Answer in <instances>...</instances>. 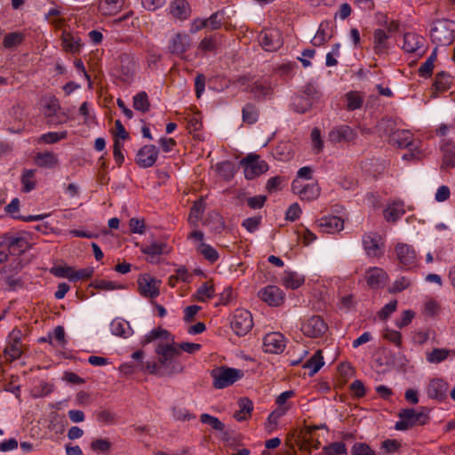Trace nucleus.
<instances>
[{"label": "nucleus", "instance_id": "f704fd0d", "mask_svg": "<svg viewBox=\"0 0 455 455\" xmlns=\"http://www.w3.org/2000/svg\"><path fill=\"white\" fill-rule=\"evenodd\" d=\"M124 0H100L99 10L103 15H115L123 7Z\"/></svg>", "mask_w": 455, "mask_h": 455}, {"label": "nucleus", "instance_id": "5fc2aeb1", "mask_svg": "<svg viewBox=\"0 0 455 455\" xmlns=\"http://www.w3.org/2000/svg\"><path fill=\"white\" fill-rule=\"evenodd\" d=\"M67 137H68L67 131H63L60 132H49L47 133L43 134L39 140H40V141H43L46 144H53L61 140L66 139Z\"/></svg>", "mask_w": 455, "mask_h": 455}, {"label": "nucleus", "instance_id": "72a5a7b5", "mask_svg": "<svg viewBox=\"0 0 455 455\" xmlns=\"http://www.w3.org/2000/svg\"><path fill=\"white\" fill-rule=\"evenodd\" d=\"M282 282L286 288L294 290L304 283L305 277L294 271H285L282 277Z\"/></svg>", "mask_w": 455, "mask_h": 455}, {"label": "nucleus", "instance_id": "338daca9", "mask_svg": "<svg viewBox=\"0 0 455 455\" xmlns=\"http://www.w3.org/2000/svg\"><path fill=\"white\" fill-rule=\"evenodd\" d=\"M349 387L355 397L361 398L365 395L366 389L362 380H354Z\"/></svg>", "mask_w": 455, "mask_h": 455}, {"label": "nucleus", "instance_id": "e2e57ef3", "mask_svg": "<svg viewBox=\"0 0 455 455\" xmlns=\"http://www.w3.org/2000/svg\"><path fill=\"white\" fill-rule=\"evenodd\" d=\"M440 311L438 302L433 299H427L424 304V314L428 316H435Z\"/></svg>", "mask_w": 455, "mask_h": 455}, {"label": "nucleus", "instance_id": "7ed1b4c3", "mask_svg": "<svg viewBox=\"0 0 455 455\" xmlns=\"http://www.w3.org/2000/svg\"><path fill=\"white\" fill-rule=\"evenodd\" d=\"M211 377L213 379L212 386L217 389H222L241 379L243 372L238 369L220 366L211 371Z\"/></svg>", "mask_w": 455, "mask_h": 455}, {"label": "nucleus", "instance_id": "aec40b11", "mask_svg": "<svg viewBox=\"0 0 455 455\" xmlns=\"http://www.w3.org/2000/svg\"><path fill=\"white\" fill-rule=\"evenodd\" d=\"M20 336V331L12 330L8 337V344L5 347L4 352L5 356L8 357V359L11 361H14L20 358L22 354Z\"/></svg>", "mask_w": 455, "mask_h": 455}, {"label": "nucleus", "instance_id": "09e8293b", "mask_svg": "<svg viewBox=\"0 0 455 455\" xmlns=\"http://www.w3.org/2000/svg\"><path fill=\"white\" fill-rule=\"evenodd\" d=\"M323 452L325 455H345L347 454V447L342 442H335L324 446Z\"/></svg>", "mask_w": 455, "mask_h": 455}, {"label": "nucleus", "instance_id": "de8ad7c7", "mask_svg": "<svg viewBox=\"0 0 455 455\" xmlns=\"http://www.w3.org/2000/svg\"><path fill=\"white\" fill-rule=\"evenodd\" d=\"M196 249L197 251L201 253L205 259L212 263H214L219 259L220 255L218 251L210 244L200 243Z\"/></svg>", "mask_w": 455, "mask_h": 455}, {"label": "nucleus", "instance_id": "f3484780", "mask_svg": "<svg viewBox=\"0 0 455 455\" xmlns=\"http://www.w3.org/2000/svg\"><path fill=\"white\" fill-rule=\"evenodd\" d=\"M364 279L370 288L379 289L387 284L388 275L383 268L372 267L366 270Z\"/></svg>", "mask_w": 455, "mask_h": 455}, {"label": "nucleus", "instance_id": "a211bd4d", "mask_svg": "<svg viewBox=\"0 0 455 455\" xmlns=\"http://www.w3.org/2000/svg\"><path fill=\"white\" fill-rule=\"evenodd\" d=\"M158 153L159 151L155 145H146L138 151L136 163L141 168H149L156 162Z\"/></svg>", "mask_w": 455, "mask_h": 455}, {"label": "nucleus", "instance_id": "b1692460", "mask_svg": "<svg viewBox=\"0 0 455 455\" xmlns=\"http://www.w3.org/2000/svg\"><path fill=\"white\" fill-rule=\"evenodd\" d=\"M292 190L297 193L302 200L307 201L315 200L320 195V188L316 183L306 184L302 186L298 184L297 181H293Z\"/></svg>", "mask_w": 455, "mask_h": 455}, {"label": "nucleus", "instance_id": "0eeeda50", "mask_svg": "<svg viewBox=\"0 0 455 455\" xmlns=\"http://www.w3.org/2000/svg\"><path fill=\"white\" fill-rule=\"evenodd\" d=\"M240 164L243 168L244 176L247 180H253L268 170L267 164L260 160L259 156L255 154H249L241 160Z\"/></svg>", "mask_w": 455, "mask_h": 455}, {"label": "nucleus", "instance_id": "680f3d73", "mask_svg": "<svg viewBox=\"0 0 455 455\" xmlns=\"http://www.w3.org/2000/svg\"><path fill=\"white\" fill-rule=\"evenodd\" d=\"M340 44L339 43L332 45L331 51L326 54L325 64L327 67H333L338 64L337 57L339 56Z\"/></svg>", "mask_w": 455, "mask_h": 455}, {"label": "nucleus", "instance_id": "412c9836", "mask_svg": "<svg viewBox=\"0 0 455 455\" xmlns=\"http://www.w3.org/2000/svg\"><path fill=\"white\" fill-rule=\"evenodd\" d=\"M449 385L442 379H434L427 386V395L430 399L443 402L447 398Z\"/></svg>", "mask_w": 455, "mask_h": 455}, {"label": "nucleus", "instance_id": "a18cd8bd", "mask_svg": "<svg viewBox=\"0 0 455 455\" xmlns=\"http://www.w3.org/2000/svg\"><path fill=\"white\" fill-rule=\"evenodd\" d=\"M243 121L249 124H255L259 118V109L255 105L247 103L242 110Z\"/></svg>", "mask_w": 455, "mask_h": 455}, {"label": "nucleus", "instance_id": "6ab92c4d", "mask_svg": "<svg viewBox=\"0 0 455 455\" xmlns=\"http://www.w3.org/2000/svg\"><path fill=\"white\" fill-rule=\"evenodd\" d=\"M395 253L398 261L405 268H411L416 266L417 257L412 246L406 243H398L395 246Z\"/></svg>", "mask_w": 455, "mask_h": 455}, {"label": "nucleus", "instance_id": "0e129e2a", "mask_svg": "<svg viewBox=\"0 0 455 455\" xmlns=\"http://www.w3.org/2000/svg\"><path fill=\"white\" fill-rule=\"evenodd\" d=\"M172 415L175 419L182 421L190 420L196 418V416L190 413L188 410L179 407L172 408Z\"/></svg>", "mask_w": 455, "mask_h": 455}, {"label": "nucleus", "instance_id": "423d86ee", "mask_svg": "<svg viewBox=\"0 0 455 455\" xmlns=\"http://www.w3.org/2000/svg\"><path fill=\"white\" fill-rule=\"evenodd\" d=\"M362 243L365 254L370 258H380L385 252V242L382 236L377 232L363 234Z\"/></svg>", "mask_w": 455, "mask_h": 455}, {"label": "nucleus", "instance_id": "20e7f679", "mask_svg": "<svg viewBox=\"0 0 455 455\" xmlns=\"http://www.w3.org/2000/svg\"><path fill=\"white\" fill-rule=\"evenodd\" d=\"M398 416L400 420L395 423L396 430H407L414 426H423L429 420L427 411L418 412L414 409H403Z\"/></svg>", "mask_w": 455, "mask_h": 455}, {"label": "nucleus", "instance_id": "f03ea898", "mask_svg": "<svg viewBox=\"0 0 455 455\" xmlns=\"http://www.w3.org/2000/svg\"><path fill=\"white\" fill-rule=\"evenodd\" d=\"M430 37L436 45H450L455 39V22L447 19L437 20L431 28Z\"/></svg>", "mask_w": 455, "mask_h": 455}, {"label": "nucleus", "instance_id": "79ce46f5", "mask_svg": "<svg viewBox=\"0 0 455 455\" xmlns=\"http://www.w3.org/2000/svg\"><path fill=\"white\" fill-rule=\"evenodd\" d=\"M442 151L443 154V168H451L455 166V144L453 143H445L442 147Z\"/></svg>", "mask_w": 455, "mask_h": 455}, {"label": "nucleus", "instance_id": "4be33fe9", "mask_svg": "<svg viewBox=\"0 0 455 455\" xmlns=\"http://www.w3.org/2000/svg\"><path fill=\"white\" fill-rule=\"evenodd\" d=\"M356 137V131L346 124L336 126L329 132V140L334 143L350 142Z\"/></svg>", "mask_w": 455, "mask_h": 455}, {"label": "nucleus", "instance_id": "c85d7f7f", "mask_svg": "<svg viewBox=\"0 0 455 455\" xmlns=\"http://www.w3.org/2000/svg\"><path fill=\"white\" fill-rule=\"evenodd\" d=\"M332 37L331 23L328 20L322 21L318 30L312 39L314 46H321Z\"/></svg>", "mask_w": 455, "mask_h": 455}, {"label": "nucleus", "instance_id": "393cba45", "mask_svg": "<svg viewBox=\"0 0 455 455\" xmlns=\"http://www.w3.org/2000/svg\"><path fill=\"white\" fill-rule=\"evenodd\" d=\"M389 35L384 29L377 28L373 32V51L380 56L387 53L389 50Z\"/></svg>", "mask_w": 455, "mask_h": 455}, {"label": "nucleus", "instance_id": "4d7b16f0", "mask_svg": "<svg viewBox=\"0 0 455 455\" xmlns=\"http://www.w3.org/2000/svg\"><path fill=\"white\" fill-rule=\"evenodd\" d=\"M35 172L33 170H25L21 176V182L24 186L25 192H30L36 187L35 182L32 180Z\"/></svg>", "mask_w": 455, "mask_h": 455}, {"label": "nucleus", "instance_id": "58836bf2", "mask_svg": "<svg viewBox=\"0 0 455 455\" xmlns=\"http://www.w3.org/2000/svg\"><path fill=\"white\" fill-rule=\"evenodd\" d=\"M35 162L39 167L53 168L58 164V158L52 152L37 153Z\"/></svg>", "mask_w": 455, "mask_h": 455}, {"label": "nucleus", "instance_id": "cd10ccee", "mask_svg": "<svg viewBox=\"0 0 455 455\" xmlns=\"http://www.w3.org/2000/svg\"><path fill=\"white\" fill-rule=\"evenodd\" d=\"M61 46L68 52H79L82 46L81 39L72 33L64 30L61 34Z\"/></svg>", "mask_w": 455, "mask_h": 455}, {"label": "nucleus", "instance_id": "9d476101", "mask_svg": "<svg viewBox=\"0 0 455 455\" xmlns=\"http://www.w3.org/2000/svg\"><path fill=\"white\" fill-rule=\"evenodd\" d=\"M0 246H6L11 254L19 255L28 250V242L24 236L5 233L0 235Z\"/></svg>", "mask_w": 455, "mask_h": 455}, {"label": "nucleus", "instance_id": "603ef678", "mask_svg": "<svg viewBox=\"0 0 455 455\" xmlns=\"http://www.w3.org/2000/svg\"><path fill=\"white\" fill-rule=\"evenodd\" d=\"M91 286L102 291H113L116 289H122L123 286L113 281H108L104 279H95L92 282Z\"/></svg>", "mask_w": 455, "mask_h": 455}, {"label": "nucleus", "instance_id": "473e14b6", "mask_svg": "<svg viewBox=\"0 0 455 455\" xmlns=\"http://www.w3.org/2000/svg\"><path fill=\"white\" fill-rule=\"evenodd\" d=\"M404 204L402 201H395L390 204L384 211V218L387 221L395 222L404 215Z\"/></svg>", "mask_w": 455, "mask_h": 455}, {"label": "nucleus", "instance_id": "69168bd1", "mask_svg": "<svg viewBox=\"0 0 455 455\" xmlns=\"http://www.w3.org/2000/svg\"><path fill=\"white\" fill-rule=\"evenodd\" d=\"M260 222L261 217H251L245 219L243 221L242 226L250 233H253L259 228Z\"/></svg>", "mask_w": 455, "mask_h": 455}, {"label": "nucleus", "instance_id": "c756f323", "mask_svg": "<svg viewBox=\"0 0 455 455\" xmlns=\"http://www.w3.org/2000/svg\"><path fill=\"white\" fill-rule=\"evenodd\" d=\"M110 331L113 335L122 337L124 339L129 338L133 333L129 322L122 318H116L111 322Z\"/></svg>", "mask_w": 455, "mask_h": 455}, {"label": "nucleus", "instance_id": "5701e85b", "mask_svg": "<svg viewBox=\"0 0 455 455\" xmlns=\"http://www.w3.org/2000/svg\"><path fill=\"white\" fill-rule=\"evenodd\" d=\"M320 231L328 234H334L344 228V221L338 216H323L316 220Z\"/></svg>", "mask_w": 455, "mask_h": 455}, {"label": "nucleus", "instance_id": "4468645a", "mask_svg": "<svg viewBox=\"0 0 455 455\" xmlns=\"http://www.w3.org/2000/svg\"><path fill=\"white\" fill-rule=\"evenodd\" d=\"M259 40L262 48L267 52L277 51L283 45L282 36L277 29L263 30Z\"/></svg>", "mask_w": 455, "mask_h": 455}, {"label": "nucleus", "instance_id": "13d9d810", "mask_svg": "<svg viewBox=\"0 0 455 455\" xmlns=\"http://www.w3.org/2000/svg\"><path fill=\"white\" fill-rule=\"evenodd\" d=\"M352 455H376L375 451L364 443H355L351 449Z\"/></svg>", "mask_w": 455, "mask_h": 455}, {"label": "nucleus", "instance_id": "4c0bfd02", "mask_svg": "<svg viewBox=\"0 0 455 455\" xmlns=\"http://www.w3.org/2000/svg\"><path fill=\"white\" fill-rule=\"evenodd\" d=\"M121 78L124 82H130L135 73V63L128 56H121Z\"/></svg>", "mask_w": 455, "mask_h": 455}, {"label": "nucleus", "instance_id": "7c9ffc66", "mask_svg": "<svg viewBox=\"0 0 455 455\" xmlns=\"http://www.w3.org/2000/svg\"><path fill=\"white\" fill-rule=\"evenodd\" d=\"M237 403L239 410L234 413V419L239 422L247 420L253 411L252 401L248 397H241Z\"/></svg>", "mask_w": 455, "mask_h": 455}, {"label": "nucleus", "instance_id": "2eb2a0df", "mask_svg": "<svg viewBox=\"0 0 455 455\" xmlns=\"http://www.w3.org/2000/svg\"><path fill=\"white\" fill-rule=\"evenodd\" d=\"M191 46V38L186 33H177L169 40L168 51L180 58Z\"/></svg>", "mask_w": 455, "mask_h": 455}, {"label": "nucleus", "instance_id": "774afa93", "mask_svg": "<svg viewBox=\"0 0 455 455\" xmlns=\"http://www.w3.org/2000/svg\"><path fill=\"white\" fill-rule=\"evenodd\" d=\"M111 447V443L107 439H97L91 444V448L94 451L107 452Z\"/></svg>", "mask_w": 455, "mask_h": 455}, {"label": "nucleus", "instance_id": "6e6552de", "mask_svg": "<svg viewBox=\"0 0 455 455\" xmlns=\"http://www.w3.org/2000/svg\"><path fill=\"white\" fill-rule=\"evenodd\" d=\"M230 325L237 336H244L253 326L251 314L245 309H236L232 316Z\"/></svg>", "mask_w": 455, "mask_h": 455}, {"label": "nucleus", "instance_id": "dca6fc26", "mask_svg": "<svg viewBox=\"0 0 455 455\" xmlns=\"http://www.w3.org/2000/svg\"><path fill=\"white\" fill-rule=\"evenodd\" d=\"M285 347V338L280 332L268 333L263 339V349L266 353L280 354Z\"/></svg>", "mask_w": 455, "mask_h": 455}, {"label": "nucleus", "instance_id": "a19ab883", "mask_svg": "<svg viewBox=\"0 0 455 455\" xmlns=\"http://www.w3.org/2000/svg\"><path fill=\"white\" fill-rule=\"evenodd\" d=\"M347 102V109L354 111L362 108L364 99L359 92L351 91L345 95Z\"/></svg>", "mask_w": 455, "mask_h": 455}, {"label": "nucleus", "instance_id": "6e6d98bb", "mask_svg": "<svg viewBox=\"0 0 455 455\" xmlns=\"http://www.w3.org/2000/svg\"><path fill=\"white\" fill-rule=\"evenodd\" d=\"M169 335L170 334H169L168 331H166V330H164V329H161V328L153 329L149 333H148L144 337V339H143L142 343L144 345L145 344H148V343H150L153 340H156L157 339H167Z\"/></svg>", "mask_w": 455, "mask_h": 455}, {"label": "nucleus", "instance_id": "8fccbe9b", "mask_svg": "<svg viewBox=\"0 0 455 455\" xmlns=\"http://www.w3.org/2000/svg\"><path fill=\"white\" fill-rule=\"evenodd\" d=\"M449 353L450 351L444 348H435L427 354V360L430 363H439L447 358Z\"/></svg>", "mask_w": 455, "mask_h": 455}, {"label": "nucleus", "instance_id": "c9c22d12", "mask_svg": "<svg viewBox=\"0 0 455 455\" xmlns=\"http://www.w3.org/2000/svg\"><path fill=\"white\" fill-rule=\"evenodd\" d=\"M171 13L180 20H186L190 14L189 4L186 0H175L171 4Z\"/></svg>", "mask_w": 455, "mask_h": 455}, {"label": "nucleus", "instance_id": "49530a36", "mask_svg": "<svg viewBox=\"0 0 455 455\" xmlns=\"http://www.w3.org/2000/svg\"><path fill=\"white\" fill-rule=\"evenodd\" d=\"M150 103L146 92H140L133 96V108L142 113L149 110Z\"/></svg>", "mask_w": 455, "mask_h": 455}, {"label": "nucleus", "instance_id": "bb28decb", "mask_svg": "<svg viewBox=\"0 0 455 455\" xmlns=\"http://www.w3.org/2000/svg\"><path fill=\"white\" fill-rule=\"evenodd\" d=\"M140 251L150 258L149 261H153L156 257L169 253L170 248L165 243L153 241L148 244L141 245Z\"/></svg>", "mask_w": 455, "mask_h": 455}, {"label": "nucleus", "instance_id": "37998d69", "mask_svg": "<svg viewBox=\"0 0 455 455\" xmlns=\"http://www.w3.org/2000/svg\"><path fill=\"white\" fill-rule=\"evenodd\" d=\"M324 364L322 352L317 351L312 357H310L304 364V368L309 370V375L313 376L323 367Z\"/></svg>", "mask_w": 455, "mask_h": 455}, {"label": "nucleus", "instance_id": "c03bdc74", "mask_svg": "<svg viewBox=\"0 0 455 455\" xmlns=\"http://www.w3.org/2000/svg\"><path fill=\"white\" fill-rule=\"evenodd\" d=\"M196 299L200 302H205L214 297V287L210 282L204 283L196 291Z\"/></svg>", "mask_w": 455, "mask_h": 455}, {"label": "nucleus", "instance_id": "f8f14e48", "mask_svg": "<svg viewBox=\"0 0 455 455\" xmlns=\"http://www.w3.org/2000/svg\"><path fill=\"white\" fill-rule=\"evenodd\" d=\"M160 281L149 275H140L138 279V290L144 298H156L159 291Z\"/></svg>", "mask_w": 455, "mask_h": 455}, {"label": "nucleus", "instance_id": "bf43d9fd", "mask_svg": "<svg viewBox=\"0 0 455 455\" xmlns=\"http://www.w3.org/2000/svg\"><path fill=\"white\" fill-rule=\"evenodd\" d=\"M311 140H312V146L313 150L315 153L318 154L322 151L323 148V142L321 138V132L318 128H314L311 132Z\"/></svg>", "mask_w": 455, "mask_h": 455}, {"label": "nucleus", "instance_id": "052dcab7", "mask_svg": "<svg viewBox=\"0 0 455 455\" xmlns=\"http://www.w3.org/2000/svg\"><path fill=\"white\" fill-rule=\"evenodd\" d=\"M384 338L387 339L389 342L395 344L396 347H401L402 345V335L398 331L391 330L387 328L384 331Z\"/></svg>", "mask_w": 455, "mask_h": 455}, {"label": "nucleus", "instance_id": "a878e982", "mask_svg": "<svg viewBox=\"0 0 455 455\" xmlns=\"http://www.w3.org/2000/svg\"><path fill=\"white\" fill-rule=\"evenodd\" d=\"M390 140L393 144L401 148H408L410 151L417 148L412 140V134L409 131H396L391 135Z\"/></svg>", "mask_w": 455, "mask_h": 455}, {"label": "nucleus", "instance_id": "ddd939ff", "mask_svg": "<svg viewBox=\"0 0 455 455\" xmlns=\"http://www.w3.org/2000/svg\"><path fill=\"white\" fill-rule=\"evenodd\" d=\"M258 296L270 307H278L284 301V292L276 285H267L260 289Z\"/></svg>", "mask_w": 455, "mask_h": 455}, {"label": "nucleus", "instance_id": "f257e3e1", "mask_svg": "<svg viewBox=\"0 0 455 455\" xmlns=\"http://www.w3.org/2000/svg\"><path fill=\"white\" fill-rule=\"evenodd\" d=\"M157 362H147L146 369L150 374L171 376L182 372L183 365L178 360L179 351L174 346L173 339L169 344L160 342L156 347Z\"/></svg>", "mask_w": 455, "mask_h": 455}, {"label": "nucleus", "instance_id": "ea45409f", "mask_svg": "<svg viewBox=\"0 0 455 455\" xmlns=\"http://www.w3.org/2000/svg\"><path fill=\"white\" fill-rule=\"evenodd\" d=\"M24 40V33L20 31L11 32L4 36L3 40V46L5 49H13L20 45Z\"/></svg>", "mask_w": 455, "mask_h": 455}, {"label": "nucleus", "instance_id": "e433bc0d", "mask_svg": "<svg viewBox=\"0 0 455 455\" xmlns=\"http://www.w3.org/2000/svg\"><path fill=\"white\" fill-rule=\"evenodd\" d=\"M453 84V78L452 76L446 73V72H440L437 73L435 76L434 87L436 92H447L451 88Z\"/></svg>", "mask_w": 455, "mask_h": 455}, {"label": "nucleus", "instance_id": "3c124183", "mask_svg": "<svg viewBox=\"0 0 455 455\" xmlns=\"http://www.w3.org/2000/svg\"><path fill=\"white\" fill-rule=\"evenodd\" d=\"M311 107V101L303 96H295L292 100L291 108L298 113H305Z\"/></svg>", "mask_w": 455, "mask_h": 455}, {"label": "nucleus", "instance_id": "864d4df0", "mask_svg": "<svg viewBox=\"0 0 455 455\" xmlns=\"http://www.w3.org/2000/svg\"><path fill=\"white\" fill-rule=\"evenodd\" d=\"M200 420L204 424L211 426V427L217 431H223L225 425L216 417L212 416L208 413H203L200 416Z\"/></svg>", "mask_w": 455, "mask_h": 455}, {"label": "nucleus", "instance_id": "2f4dec72", "mask_svg": "<svg viewBox=\"0 0 455 455\" xmlns=\"http://www.w3.org/2000/svg\"><path fill=\"white\" fill-rule=\"evenodd\" d=\"M273 88L271 82L265 80H258L251 84V92L257 100H264L272 93Z\"/></svg>", "mask_w": 455, "mask_h": 455}, {"label": "nucleus", "instance_id": "9b49d317", "mask_svg": "<svg viewBox=\"0 0 455 455\" xmlns=\"http://www.w3.org/2000/svg\"><path fill=\"white\" fill-rule=\"evenodd\" d=\"M327 329V324L319 315H314L308 318L301 326L303 334L310 338H319L323 336Z\"/></svg>", "mask_w": 455, "mask_h": 455}, {"label": "nucleus", "instance_id": "1a4fd4ad", "mask_svg": "<svg viewBox=\"0 0 455 455\" xmlns=\"http://www.w3.org/2000/svg\"><path fill=\"white\" fill-rule=\"evenodd\" d=\"M402 49L406 53H411L421 57L427 52V40L413 32H408L403 35V43Z\"/></svg>", "mask_w": 455, "mask_h": 455}, {"label": "nucleus", "instance_id": "39448f33", "mask_svg": "<svg viewBox=\"0 0 455 455\" xmlns=\"http://www.w3.org/2000/svg\"><path fill=\"white\" fill-rule=\"evenodd\" d=\"M43 114L50 125L62 124L68 121L67 114L60 112L59 100L53 96L43 100Z\"/></svg>", "mask_w": 455, "mask_h": 455}]
</instances>
